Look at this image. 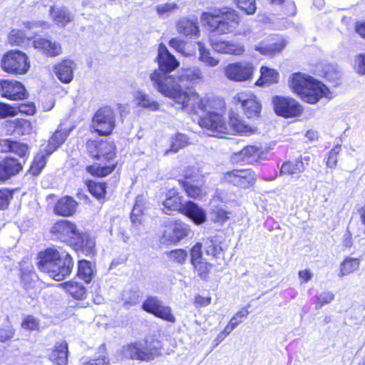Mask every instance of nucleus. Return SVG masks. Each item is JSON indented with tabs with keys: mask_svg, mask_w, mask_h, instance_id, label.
Returning a JSON list of instances; mask_svg holds the SVG:
<instances>
[{
	"mask_svg": "<svg viewBox=\"0 0 365 365\" xmlns=\"http://www.w3.org/2000/svg\"><path fill=\"white\" fill-rule=\"evenodd\" d=\"M202 79L203 73L199 67L182 68L174 75L175 83L180 88L178 93L182 96V99L179 100L174 97L168 98L180 106L182 109L189 112L197 113L198 110H205L209 98L206 96L201 97L193 88L182 87L187 84H196Z\"/></svg>",
	"mask_w": 365,
	"mask_h": 365,
	"instance_id": "obj_1",
	"label": "nucleus"
},
{
	"mask_svg": "<svg viewBox=\"0 0 365 365\" xmlns=\"http://www.w3.org/2000/svg\"><path fill=\"white\" fill-rule=\"evenodd\" d=\"M156 61L159 68L150 75L154 88L165 97L182 99V96L178 93L180 88L175 83L174 75L169 74L179 66L180 62L163 43L158 46Z\"/></svg>",
	"mask_w": 365,
	"mask_h": 365,
	"instance_id": "obj_2",
	"label": "nucleus"
},
{
	"mask_svg": "<svg viewBox=\"0 0 365 365\" xmlns=\"http://www.w3.org/2000/svg\"><path fill=\"white\" fill-rule=\"evenodd\" d=\"M38 269L48 274L56 281H62L69 276L73 268L71 255L66 252H59L48 248L38 255Z\"/></svg>",
	"mask_w": 365,
	"mask_h": 365,
	"instance_id": "obj_3",
	"label": "nucleus"
},
{
	"mask_svg": "<svg viewBox=\"0 0 365 365\" xmlns=\"http://www.w3.org/2000/svg\"><path fill=\"white\" fill-rule=\"evenodd\" d=\"M87 149L90 155L98 160L108 161L106 165L95 164L86 168L88 173L93 176L105 177L111 173L116 164L113 163L115 157V147L113 142L89 140Z\"/></svg>",
	"mask_w": 365,
	"mask_h": 365,
	"instance_id": "obj_4",
	"label": "nucleus"
},
{
	"mask_svg": "<svg viewBox=\"0 0 365 365\" xmlns=\"http://www.w3.org/2000/svg\"><path fill=\"white\" fill-rule=\"evenodd\" d=\"M201 19L212 31L220 34L232 33L239 26L240 17L236 11L229 8L204 12Z\"/></svg>",
	"mask_w": 365,
	"mask_h": 365,
	"instance_id": "obj_5",
	"label": "nucleus"
},
{
	"mask_svg": "<svg viewBox=\"0 0 365 365\" xmlns=\"http://www.w3.org/2000/svg\"><path fill=\"white\" fill-rule=\"evenodd\" d=\"M208 108H212L217 106V111L211 110L201 118L199 120V125L207 130V135L215 137H222L227 134V123L225 121L223 114L225 113V106L222 101H210L207 104Z\"/></svg>",
	"mask_w": 365,
	"mask_h": 365,
	"instance_id": "obj_6",
	"label": "nucleus"
},
{
	"mask_svg": "<svg viewBox=\"0 0 365 365\" xmlns=\"http://www.w3.org/2000/svg\"><path fill=\"white\" fill-rule=\"evenodd\" d=\"M161 349L162 345L159 341H138L123 346V354L130 359L149 361L158 356Z\"/></svg>",
	"mask_w": 365,
	"mask_h": 365,
	"instance_id": "obj_7",
	"label": "nucleus"
},
{
	"mask_svg": "<svg viewBox=\"0 0 365 365\" xmlns=\"http://www.w3.org/2000/svg\"><path fill=\"white\" fill-rule=\"evenodd\" d=\"M2 69L9 73L25 74L30 68V63L26 53L18 50L7 52L1 59Z\"/></svg>",
	"mask_w": 365,
	"mask_h": 365,
	"instance_id": "obj_8",
	"label": "nucleus"
},
{
	"mask_svg": "<svg viewBox=\"0 0 365 365\" xmlns=\"http://www.w3.org/2000/svg\"><path fill=\"white\" fill-rule=\"evenodd\" d=\"M256 180L255 173L250 169H235L222 173L221 181L235 186L247 188L254 185Z\"/></svg>",
	"mask_w": 365,
	"mask_h": 365,
	"instance_id": "obj_9",
	"label": "nucleus"
},
{
	"mask_svg": "<svg viewBox=\"0 0 365 365\" xmlns=\"http://www.w3.org/2000/svg\"><path fill=\"white\" fill-rule=\"evenodd\" d=\"M233 102L240 105L248 118L257 117L261 111L262 106L256 96L250 91L237 93L233 97Z\"/></svg>",
	"mask_w": 365,
	"mask_h": 365,
	"instance_id": "obj_10",
	"label": "nucleus"
},
{
	"mask_svg": "<svg viewBox=\"0 0 365 365\" xmlns=\"http://www.w3.org/2000/svg\"><path fill=\"white\" fill-rule=\"evenodd\" d=\"M115 125V113L110 107L102 108L96 113L93 120V126L100 135H109Z\"/></svg>",
	"mask_w": 365,
	"mask_h": 365,
	"instance_id": "obj_11",
	"label": "nucleus"
},
{
	"mask_svg": "<svg viewBox=\"0 0 365 365\" xmlns=\"http://www.w3.org/2000/svg\"><path fill=\"white\" fill-rule=\"evenodd\" d=\"M142 309L166 322L175 323L176 321L170 307L165 305L163 302L156 297H148L142 304Z\"/></svg>",
	"mask_w": 365,
	"mask_h": 365,
	"instance_id": "obj_12",
	"label": "nucleus"
},
{
	"mask_svg": "<svg viewBox=\"0 0 365 365\" xmlns=\"http://www.w3.org/2000/svg\"><path fill=\"white\" fill-rule=\"evenodd\" d=\"M272 102L274 110L278 115L292 118L299 116L302 112L300 104L292 98L274 96Z\"/></svg>",
	"mask_w": 365,
	"mask_h": 365,
	"instance_id": "obj_13",
	"label": "nucleus"
},
{
	"mask_svg": "<svg viewBox=\"0 0 365 365\" xmlns=\"http://www.w3.org/2000/svg\"><path fill=\"white\" fill-rule=\"evenodd\" d=\"M78 230L76 225L68 220H60L51 228V233L58 240L72 244L78 237Z\"/></svg>",
	"mask_w": 365,
	"mask_h": 365,
	"instance_id": "obj_14",
	"label": "nucleus"
},
{
	"mask_svg": "<svg viewBox=\"0 0 365 365\" xmlns=\"http://www.w3.org/2000/svg\"><path fill=\"white\" fill-rule=\"evenodd\" d=\"M254 68L248 62L229 63L225 68L226 77L230 81L242 82L252 78Z\"/></svg>",
	"mask_w": 365,
	"mask_h": 365,
	"instance_id": "obj_15",
	"label": "nucleus"
},
{
	"mask_svg": "<svg viewBox=\"0 0 365 365\" xmlns=\"http://www.w3.org/2000/svg\"><path fill=\"white\" fill-rule=\"evenodd\" d=\"M313 79V77L307 74L294 73L289 77V86L293 92L297 93L304 101H313L315 98L304 94L306 89L309 87Z\"/></svg>",
	"mask_w": 365,
	"mask_h": 365,
	"instance_id": "obj_16",
	"label": "nucleus"
},
{
	"mask_svg": "<svg viewBox=\"0 0 365 365\" xmlns=\"http://www.w3.org/2000/svg\"><path fill=\"white\" fill-rule=\"evenodd\" d=\"M0 91L3 97L11 101L22 100L27 96L24 86L16 80H1Z\"/></svg>",
	"mask_w": 365,
	"mask_h": 365,
	"instance_id": "obj_17",
	"label": "nucleus"
},
{
	"mask_svg": "<svg viewBox=\"0 0 365 365\" xmlns=\"http://www.w3.org/2000/svg\"><path fill=\"white\" fill-rule=\"evenodd\" d=\"M212 48L217 53L233 56H241L245 48L244 45L238 41L228 40H210Z\"/></svg>",
	"mask_w": 365,
	"mask_h": 365,
	"instance_id": "obj_18",
	"label": "nucleus"
},
{
	"mask_svg": "<svg viewBox=\"0 0 365 365\" xmlns=\"http://www.w3.org/2000/svg\"><path fill=\"white\" fill-rule=\"evenodd\" d=\"M203 249L208 259H220L224 257L226 247L219 237H211L204 240Z\"/></svg>",
	"mask_w": 365,
	"mask_h": 365,
	"instance_id": "obj_19",
	"label": "nucleus"
},
{
	"mask_svg": "<svg viewBox=\"0 0 365 365\" xmlns=\"http://www.w3.org/2000/svg\"><path fill=\"white\" fill-rule=\"evenodd\" d=\"M192 231L188 225L180 221H176L170 231H166L164 238L171 244H176L183 238L189 236Z\"/></svg>",
	"mask_w": 365,
	"mask_h": 365,
	"instance_id": "obj_20",
	"label": "nucleus"
},
{
	"mask_svg": "<svg viewBox=\"0 0 365 365\" xmlns=\"http://www.w3.org/2000/svg\"><path fill=\"white\" fill-rule=\"evenodd\" d=\"M175 26L177 31L185 36L195 38L200 36V31L196 19L181 18L176 22Z\"/></svg>",
	"mask_w": 365,
	"mask_h": 365,
	"instance_id": "obj_21",
	"label": "nucleus"
},
{
	"mask_svg": "<svg viewBox=\"0 0 365 365\" xmlns=\"http://www.w3.org/2000/svg\"><path fill=\"white\" fill-rule=\"evenodd\" d=\"M50 16L54 24L60 27H64L74 20V14L66 6H51Z\"/></svg>",
	"mask_w": 365,
	"mask_h": 365,
	"instance_id": "obj_22",
	"label": "nucleus"
},
{
	"mask_svg": "<svg viewBox=\"0 0 365 365\" xmlns=\"http://www.w3.org/2000/svg\"><path fill=\"white\" fill-rule=\"evenodd\" d=\"M304 94L315 98L313 101H306L311 104L316 103L322 98H331L332 97L329 89L324 83L314 78L306 89Z\"/></svg>",
	"mask_w": 365,
	"mask_h": 365,
	"instance_id": "obj_23",
	"label": "nucleus"
},
{
	"mask_svg": "<svg viewBox=\"0 0 365 365\" xmlns=\"http://www.w3.org/2000/svg\"><path fill=\"white\" fill-rule=\"evenodd\" d=\"M229 123H227V134H250L254 132V129L245 124L238 114L232 111L229 115Z\"/></svg>",
	"mask_w": 365,
	"mask_h": 365,
	"instance_id": "obj_24",
	"label": "nucleus"
},
{
	"mask_svg": "<svg viewBox=\"0 0 365 365\" xmlns=\"http://www.w3.org/2000/svg\"><path fill=\"white\" fill-rule=\"evenodd\" d=\"M36 49L41 51L47 56H56L61 53L62 48L59 43L50 40L38 38L33 41Z\"/></svg>",
	"mask_w": 365,
	"mask_h": 365,
	"instance_id": "obj_25",
	"label": "nucleus"
},
{
	"mask_svg": "<svg viewBox=\"0 0 365 365\" xmlns=\"http://www.w3.org/2000/svg\"><path fill=\"white\" fill-rule=\"evenodd\" d=\"M76 63L71 60H63L54 67L56 77L63 83H70L73 78Z\"/></svg>",
	"mask_w": 365,
	"mask_h": 365,
	"instance_id": "obj_26",
	"label": "nucleus"
},
{
	"mask_svg": "<svg viewBox=\"0 0 365 365\" xmlns=\"http://www.w3.org/2000/svg\"><path fill=\"white\" fill-rule=\"evenodd\" d=\"M182 214L191 219L196 225H201L206 221L205 211L197 204L189 201L184 205Z\"/></svg>",
	"mask_w": 365,
	"mask_h": 365,
	"instance_id": "obj_27",
	"label": "nucleus"
},
{
	"mask_svg": "<svg viewBox=\"0 0 365 365\" xmlns=\"http://www.w3.org/2000/svg\"><path fill=\"white\" fill-rule=\"evenodd\" d=\"M71 245L86 256L95 254V240L87 233L81 234L78 232V237Z\"/></svg>",
	"mask_w": 365,
	"mask_h": 365,
	"instance_id": "obj_28",
	"label": "nucleus"
},
{
	"mask_svg": "<svg viewBox=\"0 0 365 365\" xmlns=\"http://www.w3.org/2000/svg\"><path fill=\"white\" fill-rule=\"evenodd\" d=\"M76 207L77 202L73 197L65 196L58 200L54 207V212L58 215L68 217L76 212Z\"/></svg>",
	"mask_w": 365,
	"mask_h": 365,
	"instance_id": "obj_29",
	"label": "nucleus"
},
{
	"mask_svg": "<svg viewBox=\"0 0 365 365\" xmlns=\"http://www.w3.org/2000/svg\"><path fill=\"white\" fill-rule=\"evenodd\" d=\"M184 205L182 202L181 197L175 190H169L166 195V198L163 202V212L170 215V211H179L182 214Z\"/></svg>",
	"mask_w": 365,
	"mask_h": 365,
	"instance_id": "obj_30",
	"label": "nucleus"
},
{
	"mask_svg": "<svg viewBox=\"0 0 365 365\" xmlns=\"http://www.w3.org/2000/svg\"><path fill=\"white\" fill-rule=\"evenodd\" d=\"M133 98L135 104L139 107L156 111L159 109V103L148 94L142 90H137L133 93Z\"/></svg>",
	"mask_w": 365,
	"mask_h": 365,
	"instance_id": "obj_31",
	"label": "nucleus"
},
{
	"mask_svg": "<svg viewBox=\"0 0 365 365\" xmlns=\"http://www.w3.org/2000/svg\"><path fill=\"white\" fill-rule=\"evenodd\" d=\"M286 41L282 38H278L275 41L265 44L260 43L255 46V50L259 51L262 55L274 56L276 53H280L286 46Z\"/></svg>",
	"mask_w": 365,
	"mask_h": 365,
	"instance_id": "obj_32",
	"label": "nucleus"
},
{
	"mask_svg": "<svg viewBox=\"0 0 365 365\" xmlns=\"http://www.w3.org/2000/svg\"><path fill=\"white\" fill-rule=\"evenodd\" d=\"M50 359L56 365H66L68 360V344L66 341L57 343L50 355Z\"/></svg>",
	"mask_w": 365,
	"mask_h": 365,
	"instance_id": "obj_33",
	"label": "nucleus"
},
{
	"mask_svg": "<svg viewBox=\"0 0 365 365\" xmlns=\"http://www.w3.org/2000/svg\"><path fill=\"white\" fill-rule=\"evenodd\" d=\"M305 168L302 160H295L284 163L280 169V174L292 177H298L304 172Z\"/></svg>",
	"mask_w": 365,
	"mask_h": 365,
	"instance_id": "obj_34",
	"label": "nucleus"
},
{
	"mask_svg": "<svg viewBox=\"0 0 365 365\" xmlns=\"http://www.w3.org/2000/svg\"><path fill=\"white\" fill-rule=\"evenodd\" d=\"M67 136L68 134L66 131L59 129L56 130L48 140V144L43 148L44 152H46V155H51L63 143Z\"/></svg>",
	"mask_w": 365,
	"mask_h": 365,
	"instance_id": "obj_35",
	"label": "nucleus"
},
{
	"mask_svg": "<svg viewBox=\"0 0 365 365\" xmlns=\"http://www.w3.org/2000/svg\"><path fill=\"white\" fill-rule=\"evenodd\" d=\"M2 150L4 152H11L21 158L25 157L29 150L27 145L19 142L4 140L1 143Z\"/></svg>",
	"mask_w": 365,
	"mask_h": 365,
	"instance_id": "obj_36",
	"label": "nucleus"
},
{
	"mask_svg": "<svg viewBox=\"0 0 365 365\" xmlns=\"http://www.w3.org/2000/svg\"><path fill=\"white\" fill-rule=\"evenodd\" d=\"M11 126L14 128V131L19 135L29 134L32 131L31 122L26 119L16 118L12 121H8L6 127L9 133H11Z\"/></svg>",
	"mask_w": 365,
	"mask_h": 365,
	"instance_id": "obj_37",
	"label": "nucleus"
},
{
	"mask_svg": "<svg viewBox=\"0 0 365 365\" xmlns=\"http://www.w3.org/2000/svg\"><path fill=\"white\" fill-rule=\"evenodd\" d=\"M260 150L253 145L244 148L237 155L245 163H254L257 162L260 155Z\"/></svg>",
	"mask_w": 365,
	"mask_h": 365,
	"instance_id": "obj_38",
	"label": "nucleus"
},
{
	"mask_svg": "<svg viewBox=\"0 0 365 365\" xmlns=\"http://www.w3.org/2000/svg\"><path fill=\"white\" fill-rule=\"evenodd\" d=\"M260 73L261 76L255 83L257 86H262L265 84H272L278 81L279 73L272 68L262 66Z\"/></svg>",
	"mask_w": 365,
	"mask_h": 365,
	"instance_id": "obj_39",
	"label": "nucleus"
},
{
	"mask_svg": "<svg viewBox=\"0 0 365 365\" xmlns=\"http://www.w3.org/2000/svg\"><path fill=\"white\" fill-rule=\"evenodd\" d=\"M94 275V265L88 260H81L78 262V276L86 283L91 282Z\"/></svg>",
	"mask_w": 365,
	"mask_h": 365,
	"instance_id": "obj_40",
	"label": "nucleus"
},
{
	"mask_svg": "<svg viewBox=\"0 0 365 365\" xmlns=\"http://www.w3.org/2000/svg\"><path fill=\"white\" fill-rule=\"evenodd\" d=\"M360 266V260L358 258L346 257L340 264L339 277L350 274L358 270Z\"/></svg>",
	"mask_w": 365,
	"mask_h": 365,
	"instance_id": "obj_41",
	"label": "nucleus"
},
{
	"mask_svg": "<svg viewBox=\"0 0 365 365\" xmlns=\"http://www.w3.org/2000/svg\"><path fill=\"white\" fill-rule=\"evenodd\" d=\"M1 163L4 167L9 179L18 174L22 170L21 163L13 158L7 157L1 160Z\"/></svg>",
	"mask_w": 365,
	"mask_h": 365,
	"instance_id": "obj_42",
	"label": "nucleus"
},
{
	"mask_svg": "<svg viewBox=\"0 0 365 365\" xmlns=\"http://www.w3.org/2000/svg\"><path fill=\"white\" fill-rule=\"evenodd\" d=\"M64 289L75 299H83L86 296V289L75 282H67L61 284Z\"/></svg>",
	"mask_w": 365,
	"mask_h": 365,
	"instance_id": "obj_43",
	"label": "nucleus"
},
{
	"mask_svg": "<svg viewBox=\"0 0 365 365\" xmlns=\"http://www.w3.org/2000/svg\"><path fill=\"white\" fill-rule=\"evenodd\" d=\"M187 145V138L183 134L178 133L171 138L170 142V149L166 150L164 154L168 155L169 153H175L180 149L185 148Z\"/></svg>",
	"mask_w": 365,
	"mask_h": 365,
	"instance_id": "obj_44",
	"label": "nucleus"
},
{
	"mask_svg": "<svg viewBox=\"0 0 365 365\" xmlns=\"http://www.w3.org/2000/svg\"><path fill=\"white\" fill-rule=\"evenodd\" d=\"M48 156L46 155V152H44V149L36 154L30 168V173L33 175L40 174L46 164V158Z\"/></svg>",
	"mask_w": 365,
	"mask_h": 365,
	"instance_id": "obj_45",
	"label": "nucleus"
},
{
	"mask_svg": "<svg viewBox=\"0 0 365 365\" xmlns=\"http://www.w3.org/2000/svg\"><path fill=\"white\" fill-rule=\"evenodd\" d=\"M197 45L199 46V60L210 67L217 66L219 63V59L211 56L210 51L204 46L201 41H198Z\"/></svg>",
	"mask_w": 365,
	"mask_h": 365,
	"instance_id": "obj_46",
	"label": "nucleus"
},
{
	"mask_svg": "<svg viewBox=\"0 0 365 365\" xmlns=\"http://www.w3.org/2000/svg\"><path fill=\"white\" fill-rule=\"evenodd\" d=\"M145 208V200L143 196H138L135 200V205L133 206L130 219L133 224L137 222L141 223L142 219L141 215L143 213Z\"/></svg>",
	"mask_w": 365,
	"mask_h": 365,
	"instance_id": "obj_47",
	"label": "nucleus"
},
{
	"mask_svg": "<svg viewBox=\"0 0 365 365\" xmlns=\"http://www.w3.org/2000/svg\"><path fill=\"white\" fill-rule=\"evenodd\" d=\"M184 187L187 195L192 198L201 199L207 195V190L205 186H197L195 185L185 182Z\"/></svg>",
	"mask_w": 365,
	"mask_h": 365,
	"instance_id": "obj_48",
	"label": "nucleus"
},
{
	"mask_svg": "<svg viewBox=\"0 0 365 365\" xmlns=\"http://www.w3.org/2000/svg\"><path fill=\"white\" fill-rule=\"evenodd\" d=\"M140 293L135 290L125 291L123 295V307L129 309L138 304L140 300Z\"/></svg>",
	"mask_w": 365,
	"mask_h": 365,
	"instance_id": "obj_49",
	"label": "nucleus"
},
{
	"mask_svg": "<svg viewBox=\"0 0 365 365\" xmlns=\"http://www.w3.org/2000/svg\"><path fill=\"white\" fill-rule=\"evenodd\" d=\"M236 6L246 14H253L257 9L255 0H233Z\"/></svg>",
	"mask_w": 365,
	"mask_h": 365,
	"instance_id": "obj_50",
	"label": "nucleus"
},
{
	"mask_svg": "<svg viewBox=\"0 0 365 365\" xmlns=\"http://www.w3.org/2000/svg\"><path fill=\"white\" fill-rule=\"evenodd\" d=\"M88 187L89 192L96 197L101 199L105 196L106 187L104 183L90 182Z\"/></svg>",
	"mask_w": 365,
	"mask_h": 365,
	"instance_id": "obj_51",
	"label": "nucleus"
},
{
	"mask_svg": "<svg viewBox=\"0 0 365 365\" xmlns=\"http://www.w3.org/2000/svg\"><path fill=\"white\" fill-rule=\"evenodd\" d=\"M26 35L19 29H13L9 35V41L13 46H18L24 42Z\"/></svg>",
	"mask_w": 365,
	"mask_h": 365,
	"instance_id": "obj_52",
	"label": "nucleus"
},
{
	"mask_svg": "<svg viewBox=\"0 0 365 365\" xmlns=\"http://www.w3.org/2000/svg\"><path fill=\"white\" fill-rule=\"evenodd\" d=\"M341 151V145L339 144H336L329 153L327 160V166L330 168H334L336 166L337 164V155Z\"/></svg>",
	"mask_w": 365,
	"mask_h": 365,
	"instance_id": "obj_53",
	"label": "nucleus"
},
{
	"mask_svg": "<svg viewBox=\"0 0 365 365\" xmlns=\"http://www.w3.org/2000/svg\"><path fill=\"white\" fill-rule=\"evenodd\" d=\"M202 279H205L210 270V264L205 260L192 263Z\"/></svg>",
	"mask_w": 365,
	"mask_h": 365,
	"instance_id": "obj_54",
	"label": "nucleus"
},
{
	"mask_svg": "<svg viewBox=\"0 0 365 365\" xmlns=\"http://www.w3.org/2000/svg\"><path fill=\"white\" fill-rule=\"evenodd\" d=\"M185 44L186 42L185 41L178 38H171L169 41V46L171 48H174L178 52L181 53L184 56H189L190 53L185 51Z\"/></svg>",
	"mask_w": 365,
	"mask_h": 365,
	"instance_id": "obj_55",
	"label": "nucleus"
},
{
	"mask_svg": "<svg viewBox=\"0 0 365 365\" xmlns=\"http://www.w3.org/2000/svg\"><path fill=\"white\" fill-rule=\"evenodd\" d=\"M171 260L179 264H183L187 258V252L184 250H174L169 253Z\"/></svg>",
	"mask_w": 365,
	"mask_h": 365,
	"instance_id": "obj_56",
	"label": "nucleus"
},
{
	"mask_svg": "<svg viewBox=\"0 0 365 365\" xmlns=\"http://www.w3.org/2000/svg\"><path fill=\"white\" fill-rule=\"evenodd\" d=\"M38 320L31 315L26 317L21 323L22 328L30 331L38 329Z\"/></svg>",
	"mask_w": 365,
	"mask_h": 365,
	"instance_id": "obj_57",
	"label": "nucleus"
},
{
	"mask_svg": "<svg viewBox=\"0 0 365 365\" xmlns=\"http://www.w3.org/2000/svg\"><path fill=\"white\" fill-rule=\"evenodd\" d=\"M177 8V4L171 2L158 5L156 6V11L159 15L165 16L173 13Z\"/></svg>",
	"mask_w": 365,
	"mask_h": 365,
	"instance_id": "obj_58",
	"label": "nucleus"
},
{
	"mask_svg": "<svg viewBox=\"0 0 365 365\" xmlns=\"http://www.w3.org/2000/svg\"><path fill=\"white\" fill-rule=\"evenodd\" d=\"M353 66L359 73L365 74V53L355 56Z\"/></svg>",
	"mask_w": 365,
	"mask_h": 365,
	"instance_id": "obj_59",
	"label": "nucleus"
},
{
	"mask_svg": "<svg viewBox=\"0 0 365 365\" xmlns=\"http://www.w3.org/2000/svg\"><path fill=\"white\" fill-rule=\"evenodd\" d=\"M203 245L202 243H196L191 249V262L192 263L198 262L200 260H205L206 259L202 257V248Z\"/></svg>",
	"mask_w": 365,
	"mask_h": 365,
	"instance_id": "obj_60",
	"label": "nucleus"
},
{
	"mask_svg": "<svg viewBox=\"0 0 365 365\" xmlns=\"http://www.w3.org/2000/svg\"><path fill=\"white\" fill-rule=\"evenodd\" d=\"M16 106L0 103V118H5L8 116H15L16 115Z\"/></svg>",
	"mask_w": 365,
	"mask_h": 365,
	"instance_id": "obj_61",
	"label": "nucleus"
},
{
	"mask_svg": "<svg viewBox=\"0 0 365 365\" xmlns=\"http://www.w3.org/2000/svg\"><path fill=\"white\" fill-rule=\"evenodd\" d=\"M334 298V294L330 292L321 294L317 298L316 309H321L324 305L329 304Z\"/></svg>",
	"mask_w": 365,
	"mask_h": 365,
	"instance_id": "obj_62",
	"label": "nucleus"
},
{
	"mask_svg": "<svg viewBox=\"0 0 365 365\" xmlns=\"http://www.w3.org/2000/svg\"><path fill=\"white\" fill-rule=\"evenodd\" d=\"M227 212L222 208L216 207L212 210V215L215 222H224L228 219Z\"/></svg>",
	"mask_w": 365,
	"mask_h": 365,
	"instance_id": "obj_63",
	"label": "nucleus"
},
{
	"mask_svg": "<svg viewBox=\"0 0 365 365\" xmlns=\"http://www.w3.org/2000/svg\"><path fill=\"white\" fill-rule=\"evenodd\" d=\"M248 314L249 311L247 309L244 308L237 312L230 319V322L235 324V326L237 327L243 321L244 319L247 318Z\"/></svg>",
	"mask_w": 365,
	"mask_h": 365,
	"instance_id": "obj_64",
	"label": "nucleus"
}]
</instances>
